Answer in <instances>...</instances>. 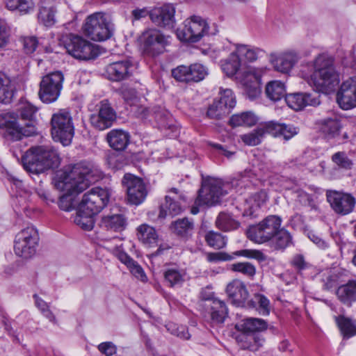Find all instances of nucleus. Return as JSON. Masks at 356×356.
Returning a JSON list of instances; mask_svg holds the SVG:
<instances>
[{"label": "nucleus", "mask_w": 356, "mask_h": 356, "mask_svg": "<svg viewBox=\"0 0 356 356\" xmlns=\"http://www.w3.org/2000/svg\"><path fill=\"white\" fill-rule=\"evenodd\" d=\"M91 172V165L82 161L56 175L54 179L56 188L65 192L58 201V207L60 209L70 211L74 209V196L88 187L90 184L88 177Z\"/></svg>", "instance_id": "1"}, {"label": "nucleus", "mask_w": 356, "mask_h": 356, "mask_svg": "<svg viewBox=\"0 0 356 356\" xmlns=\"http://www.w3.org/2000/svg\"><path fill=\"white\" fill-rule=\"evenodd\" d=\"M300 73L316 90L326 94L334 91L340 81L333 60L325 54L318 55L313 63L302 64Z\"/></svg>", "instance_id": "2"}, {"label": "nucleus", "mask_w": 356, "mask_h": 356, "mask_svg": "<svg viewBox=\"0 0 356 356\" xmlns=\"http://www.w3.org/2000/svg\"><path fill=\"white\" fill-rule=\"evenodd\" d=\"M38 108L29 102L20 103L18 112L22 120H28L24 127L17 122L18 115L15 113L0 114V129H5L6 135L13 140H19L23 136H31L36 133L35 117Z\"/></svg>", "instance_id": "3"}, {"label": "nucleus", "mask_w": 356, "mask_h": 356, "mask_svg": "<svg viewBox=\"0 0 356 356\" xmlns=\"http://www.w3.org/2000/svg\"><path fill=\"white\" fill-rule=\"evenodd\" d=\"M110 195L107 188L100 187L92 188L85 193L74 218V223L83 230L92 229L95 225L94 216L107 204Z\"/></svg>", "instance_id": "4"}, {"label": "nucleus", "mask_w": 356, "mask_h": 356, "mask_svg": "<svg viewBox=\"0 0 356 356\" xmlns=\"http://www.w3.org/2000/svg\"><path fill=\"white\" fill-rule=\"evenodd\" d=\"M24 168L29 172L39 174L50 168H56L60 163L56 149L49 146L30 148L22 156Z\"/></svg>", "instance_id": "5"}, {"label": "nucleus", "mask_w": 356, "mask_h": 356, "mask_svg": "<svg viewBox=\"0 0 356 356\" xmlns=\"http://www.w3.org/2000/svg\"><path fill=\"white\" fill-rule=\"evenodd\" d=\"M113 24L109 17L103 13H95L89 15L83 25L84 33L95 41H104L113 33Z\"/></svg>", "instance_id": "6"}, {"label": "nucleus", "mask_w": 356, "mask_h": 356, "mask_svg": "<svg viewBox=\"0 0 356 356\" xmlns=\"http://www.w3.org/2000/svg\"><path fill=\"white\" fill-rule=\"evenodd\" d=\"M51 132L55 141L63 145L70 144L74 134L72 118L66 109H60L51 118Z\"/></svg>", "instance_id": "7"}, {"label": "nucleus", "mask_w": 356, "mask_h": 356, "mask_svg": "<svg viewBox=\"0 0 356 356\" xmlns=\"http://www.w3.org/2000/svg\"><path fill=\"white\" fill-rule=\"evenodd\" d=\"M282 221L278 216H268L258 224L250 226L246 232L247 236L257 243L268 242L279 231Z\"/></svg>", "instance_id": "8"}, {"label": "nucleus", "mask_w": 356, "mask_h": 356, "mask_svg": "<svg viewBox=\"0 0 356 356\" xmlns=\"http://www.w3.org/2000/svg\"><path fill=\"white\" fill-rule=\"evenodd\" d=\"M63 44L67 52L77 60H92L99 54L97 45L79 35H67L64 39Z\"/></svg>", "instance_id": "9"}, {"label": "nucleus", "mask_w": 356, "mask_h": 356, "mask_svg": "<svg viewBox=\"0 0 356 356\" xmlns=\"http://www.w3.org/2000/svg\"><path fill=\"white\" fill-rule=\"evenodd\" d=\"M39 242L38 230L33 226H28L15 236L14 251L16 255L24 259L31 258L36 252Z\"/></svg>", "instance_id": "10"}, {"label": "nucleus", "mask_w": 356, "mask_h": 356, "mask_svg": "<svg viewBox=\"0 0 356 356\" xmlns=\"http://www.w3.org/2000/svg\"><path fill=\"white\" fill-rule=\"evenodd\" d=\"M209 24L206 19L198 15H193L184 22V27L176 31L177 38L182 42H197L208 34Z\"/></svg>", "instance_id": "11"}, {"label": "nucleus", "mask_w": 356, "mask_h": 356, "mask_svg": "<svg viewBox=\"0 0 356 356\" xmlns=\"http://www.w3.org/2000/svg\"><path fill=\"white\" fill-rule=\"evenodd\" d=\"M64 76L60 72H54L44 76L40 83L38 95L45 104L56 102L63 88Z\"/></svg>", "instance_id": "12"}, {"label": "nucleus", "mask_w": 356, "mask_h": 356, "mask_svg": "<svg viewBox=\"0 0 356 356\" xmlns=\"http://www.w3.org/2000/svg\"><path fill=\"white\" fill-rule=\"evenodd\" d=\"M222 181L216 178H208L202 181L195 204L212 206L220 202V197L226 193L222 189Z\"/></svg>", "instance_id": "13"}, {"label": "nucleus", "mask_w": 356, "mask_h": 356, "mask_svg": "<svg viewBox=\"0 0 356 356\" xmlns=\"http://www.w3.org/2000/svg\"><path fill=\"white\" fill-rule=\"evenodd\" d=\"M169 37L163 34L156 29L145 31L141 36L143 51L147 56H156L165 51L169 44Z\"/></svg>", "instance_id": "14"}, {"label": "nucleus", "mask_w": 356, "mask_h": 356, "mask_svg": "<svg viewBox=\"0 0 356 356\" xmlns=\"http://www.w3.org/2000/svg\"><path fill=\"white\" fill-rule=\"evenodd\" d=\"M122 184L126 187L129 203L139 205L145 201L148 192L141 178L131 174H126L122 179Z\"/></svg>", "instance_id": "15"}, {"label": "nucleus", "mask_w": 356, "mask_h": 356, "mask_svg": "<svg viewBox=\"0 0 356 356\" xmlns=\"http://www.w3.org/2000/svg\"><path fill=\"white\" fill-rule=\"evenodd\" d=\"M266 70L264 67H249L243 73L241 82L250 99L253 100L260 95L261 77Z\"/></svg>", "instance_id": "16"}, {"label": "nucleus", "mask_w": 356, "mask_h": 356, "mask_svg": "<svg viewBox=\"0 0 356 356\" xmlns=\"http://www.w3.org/2000/svg\"><path fill=\"white\" fill-rule=\"evenodd\" d=\"M97 112L90 115L91 125L99 131L111 127L116 120V113L107 99L97 105Z\"/></svg>", "instance_id": "17"}, {"label": "nucleus", "mask_w": 356, "mask_h": 356, "mask_svg": "<svg viewBox=\"0 0 356 356\" xmlns=\"http://www.w3.org/2000/svg\"><path fill=\"white\" fill-rule=\"evenodd\" d=\"M339 106L343 110L356 106V76L344 80L337 94Z\"/></svg>", "instance_id": "18"}, {"label": "nucleus", "mask_w": 356, "mask_h": 356, "mask_svg": "<svg viewBox=\"0 0 356 356\" xmlns=\"http://www.w3.org/2000/svg\"><path fill=\"white\" fill-rule=\"evenodd\" d=\"M327 200L332 209L341 215L350 213L355 205V199L351 195L335 191L327 192Z\"/></svg>", "instance_id": "19"}, {"label": "nucleus", "mask_w": 356, "mask_h": 356, "mask_svg": "<svg viewBox=\"0 0 356 356\" xmlns=\"http://www.w3.org/2000/svg\"><path fill=\"white\" fill-rule=\"evenodd\" d=\"M300 56L294 50H286L272 54L270 61L275 70L283 74H289L299 61Z\"/></svg>", "instance_id": "20"}, {"label": "nucleus", "mask_w": 356, "mask_h": 356, "mask_svg": "<svg viewBox=\"0 0 356 356\" xmlns=\"http://www.w3.org/2000/svg\"><path fill=\"white\" fill-rule=\"evenodd\" d=\"M175 8L172 4H165L152 9L151 21L159 27L171 29L176 24Z\"/></svg>", "instance_id": "21"}, {"label": "nucleus", "mask_w": 356, "mask_h": 356, "mask_svg": "<svg viewBox=\"0 0 356 356\" xmlns=\"http://www.w3.org/2000/svg\"><path fill=\"white\" fill-rule=\"evenodd\" d=\"M285 102L293 110L300 111L307 106H316L320 104V95L317 92H298L286 96Z\"/></svg>", "instance_id": "22"}, {"label": "nucleus", "mask_w": 356, "mask_h": 356, "mask_svg": "<svg viewBox=\"0 0 356 356\" xmlns=\"http://www.w3.org/2000/svg\"><path fill=\"white\" fill-rule=\"evenodd\" d=\"M133 71V63L128 59L113 62L107 65L106 69L108 79L113 81H121L128 79Z\"/></svg>", "instance_id": "23"}, {"label": "nucleus", "mask_w": 356, "mask_h": 356, "mask_svg": "<svg viewBox=\"0 0 356 356\" xmlns=\"http://www.w3.org/2000/svg\"><path fill=\"white\" fill-rule=\"evenodd\" d=\"M267 200V193L264 190L250 193L244 200L243 216H256L257 212L266 204Z\"/></svg>", "instance_id": "24"}, {"label": "nucleus", "mask_w": 356, "mask_h": 356, "mask_svg": "<svg viewBox=\"0 0 356 356\" xmlns=\"http://www.w3.org/2000/svg\"><path fill=\"white\" fill-rule=\"evenodd\" d=\"M236 341L241 348L257 351L264 344V339L258 333L238 332Z\"/></svg>", "instance_id": "25"}, {"label": "nucleus", "mask_w": 356, "mask_h": 356, "mask_svg": "<svg viewBox=\"0 0 356 356\" xmlns=\"http://www.w3.org/2000/svg\"><path fill=\"white\" fill-rule=\"evenodd\" d=\"M226 292L236 305L238 306H245L248 301V292L243 282L238 280H233L227 284Z\"/></svg>", "instance_id": "26"}, {"label": "nucleus", "mask_w": 356, "mask_h": 356, "mask_svg": "<svg viewBox=\"0 0 356 356\" xmlns=\"http://www.w3.org/2000/svg\"><path fill=\"white\" fill-rule=\"evenodd\" d=\"M109 146L116 151H122L129 143L130 135L122 129H113L106 135Z\"/></svg>", "instance_id": "27"}, {"label": "nucleus", "mask_w": 356, "mask_h": 356, "mask_svg": "<svg viewBox=\"0 0 356 356\" xmlns=\"http://www.w3.org/2000/svg\"><path fill=\"white\" fill-rule=\"evenodd\" d=\"M268 122L260 124L252 131L241 134L239 137L241 141L248 146H257L259 145L266 135L269 134Z\"/></svg>", "instance_id": "28"}, {"label": "nucleus", "mask_w": 356, "mask_h": 356, "mask_svg": "<svg viewBox=\"0 0 356 356\" xmlns=\"http://www.w3.org/2000/svg\"><path fill=\"white\" fill-rule=\"evenodd\" d=\"M127 218L122 213H111L102 216L100 225L106 230L120 232L127 227Z\"/></svg>", "instance_id": "29"}, {"label": "nucleus", "mask_w": 356, "mask_h": 356, "mask_svg": "<svg viewBox=\"0 0 356 356\" xmlns=\"http://www.w3.org/2000/svg\"><path fill=\"white\" fill-rule=\"evenodd\" d=\"M267 323L257 318H247L238 322L235 325V329L238 332H246L248 333H257L267 329Z\"/></svg>", "instance_id": "30"}, {"label": "nucleus", "mask_w": 356, "mask_h": 356, "mask_svg": "<svg viewBox=\"0 0 356 356\" xmlns=\"http://www.w3.org/2000/svg\"><path fill=\"white\" fill-rule=\"evenodd\" d=\"M336 295L343 304L351 306L356 302V280H349L346 284L340 285L336 291Z\"/></svg>", "instance_id": "31"}, {"label": "nucleus", "mask_w": 356, "mask_h": 356, "mask_svg": "<svg viewBox=\"0 0 356 356\" xmlns=\"http://www.w3.org/2000/svg\"><path fill=\"white\" fill-rule=\"evenodd\" d=\"M269 134L274 137H282L289 140L298 134L296 127L291 124H280L274 121L268 122Z\"/></svg>", "instance_id": "32"}, {"label": "nucleus", "mask_w": 356, "mask_h": 356, "mask_svg": "<svg viewBox=\"0 0 356 356\" xmlns=\"http://www.w3.org/2000/svg\"><path fill=\"white\" fill-rule=\"evenodd\" d=\"M317 124L320 132L327 139L334 138L337 136L341 127L340 122L337 118L321 120Z\"/></svg>", "instance_id": "33"}, {"label": "nucleus", "mask_w": 356, "mask_h": 356, "mask_svg": "<svg viewBox=\"0 0 356 356\" xmlns=\"http://www.w3.org/2000/svg\"><path fill=\"white\" fill-rule=\"evenodd\" d=\"M235 54L240 58L241 62H254L258 59L264 51L258 47L251 45L236 44H235Z\"/></svg>", "instance_id": "34"}, {"label": "nucleus", "mask_w": 356, "mask_h": 356, "mask_svg": "<svg viewBox=\"0 0 356 356\" xmlns=\"http://www.w3.org/2000/svg\"><path fill=\"white\" fill-rule=\"evenodd\" d=\"M137 237L143 244L149 248L156 246L159 241L155 229L147 224H143L137 228Z\"/></svg>", "instance_id": "35"}, {"label": "nucleus", "mask_w": 356, "mask_h": 356, "mask_svg": "<svg viewBox=\"0 0 356 356\" xmlns=\"http://www.w3.org/2000/svg\"><path fill=\"white\" fill-rule=\"evenodd\" d=\"M270 241L275 250H284L293 245V236L285 228L280 227Z\"/></svg>", "instance_id": "36"}, {"label": "nucleus", "mask_w": 356, "mask_h": 356, "mask_svg": "<svg viewBox=\"0 0 356 356\" xmlns=\"http://www.w3.org/2000/svg\"><path fill=\"white\" fill-rule=\"evenodd\" d=\"M266 97L273 102H278L283 97L286 98V88L284 83L280 81L268 82L265 88Z\"/></svg>", "instance_id": "37"}, {"label": "nucleus", "mask_w": 356, "mask_h": 356, "mask_svg": "<svg viewBox=\"0 0 356 356\" xmlns=\"http://www.w3.org/2000/svg\"><path fill=\"white\" fill-rule=\"evenodd\" d=\"M241 66L240 58L233 51L227 58L222 61L221 69L226 76L232 77L239 72Z\"/></svg>", "instance_id": "38"}, {"label": "nucleus", "mask_w": 356, "mask_h": 356, "mask_svg": "<svg viewBox=\"0 0 356 356\" xmlns=\"http://www.w3.org/2000/svg\"><path fill=\"white\" fill-rule=\"evenodd\" d=\"M163 277L167 286H181L184 282L185 273L177 267H170L165 270Z\"/></svg>", "instance_id": "39"}, {"label": "nucleus", "mask_w": 356, "mask_h": 356, "mask_svg": "<svg viewBox=\"0 0 356 356\" xmlns=\"http://www.w3.org/2000/svg\"><path fill=\"white\" fill-rule=\"evenodd\" d=\"M211 318L213 323H222L228 315L225 302L219 299H213L210 305Z\"/></svg>", "instance_id": "40"}, {"label": "nucleus", "mask_w": 356, "mask_h": 356, "mask_svg": "<svg viewBox=\"0 0 356 356\" xmlns=\"http://www.w3.org/2000/svg\"><path fill=\"white\" fill-rule=\"evenodd\" d=\"M334 319L344 337L350 338L356 335V321L355 320L343 315L335 316Z\"/></svg>", "instance_id": "41"}, {"label": "nucleus", "mask_w": 356, "mask_h": 356, "mask_svg": "<svg viewBox=\"0 0 356 356\" xmlns=\"http://www.w3.org/2000/svg\"><path fill=\"white\" fill-rule=\"evenodd\" d=\"M257 122V116L250 111L233 115L229 120V124L232 127H252L254 126Z\"/></svg>", "instance_id": "42"}, {"label": "nucleus", "mask_w": 356, "mask_h": 356, "mask_svg": "<svg viewBox=\"0 0 356 356\" xmlns=\"http://www.w3.org/2000/svg\"><path fill=\"white\" fill-rule=\"evenodd\" d=\"M245 306L255 308L260 314L266 316L270 313V302L266 297L260 293H257L254 297L247 301Z\"/></svg>", "instance_id": "43"}, {"label": "nucleus", "mask_w": 356, "mask_h": 356, "mask_svg": "<svg viewBox=\"0 0 356 356\" xmlns=\"http://www.w3.org/2000/svg\"><path fill=\"white\" fill-rule=\"evenodd\" d=\"M6 7L12 11H17L21 15H25L33 10V0H6Z\"/></svg>", "instance_id": "44"}, {"label": "nucleus", "mask_w": 356, "mask_h": 356, "mask_svg": "<svg viewBox=\"0 0 356 356\" xmlns=\"http://www.w3.org/2000/svg\"><path fill=\"white\" fill-rule=\"evenodd\" d=\"M14 95L13 88L10 84L9 78L0 72V102L9 103Z\"/></svg>", "instance_id": "45"}, {"label": "nucleus", "mask_w": 356, "mask_h": 356, "mask_svg": "<svg viewBox=\"0 0 356 356\" xmlns=\"http://www.w3.org/2000/svg\"><path fill=\"white\" fill-rule=\"evenodd\" d=\"M181 207L177 201L170 196L166 195L165 197V203L161 206L159 217L163 218L168 214L172 216H177L181 212Z\"/></svg>", "instance_id": "46"}, {"label": "nucleus", "mask_w": 356, "mask_h": 356, "mask_svg": "<svg viewBox=\"0 0 356 356\" xmlns=\"http://www.w3.org/2000/svg\"><path fill=\"white\" fill-rule=\"evenodd\" d=\"M216 225L218 229L228 232L237 229L239 223L232 218L229 214L221 212L217 217Z\"/></svg>", "instance_id": "47"}, {"label": "nucleus", "mask_w": 356, "mask_h": 356, "mask_svg": "<svg viewBox=\"0 0 356 356\" xmlns=\"http://www.w3.org/2000/svg\"><path fill=\"white\" fill-rule=\"evenodd\" d=\"M174 232L181 236H187L193 232V222L188 218L179 219L172 225Z\"/></svg>", "instance_id": "48"}, {"label": "nucleus", "mask_w": 356, "mask_h": 356, "mask_svg": "<svg viewBox=\"0 0 356 356\" xmlns=\"http://www.w3.org/2000/svg\"><path fill=\"white\" fill-rule=\"evenodd\" d=\"M188 67L189 83L199 82L208 74L207 68L200 63H194Z\"/></svg>", "instance_id": "49"}, {"label": "nucleus", "mask_w": 356, "mask_h": 356, "mask_svg": "<svg viewBox=\"0 0 356 356\" xmlns=\"http://www.w3.org/2000/svg\"><path fill=\"white\" fill-rule=\"evenodd\" d=\"M342 273H331L330 271H327L323 273L321 275V281L323 282V289L325 290H330L337 285L340 284L343 282V280L341 279Z\"/></svg>", "instance_id": "50"}, {"label": "nucleus", "mask_w": 356, "mask_h": 356, "mask_svg": "<svg viewBox=\"0 0 356 356\" xmlns=\"http://www.w3.org/2000/svg\"><path fill=\"white\" fill-rule=\"evenodd\" d=\"M204 238L208 245L217 250L223 248L227 244L226 238L222 234L213 231L207 232Z\"/></svg>", "instance_id": "51"}, {"label": "nucleus", "mask_w": 356, "mask_h": 356, "mask_svg": "<svg viewBox=\"0 0 356 356\" xmlns=\"http://www.w3.org/2000/svg\"><path fill=\"white\" fill-rule=\"evenodd\" d=\"M230 269L236 273H241L245 277L253 278L256 274V267L250 262H237L232 264Z\"/></svg>", "instance_id": "52"}, {"label": "nucleus", "mask_w": 356, "mask_h": 356, "mask_svg": "<svg viewBox=\"0 0 356 356\" xmlns=\"http://www.w3.org/2000/svg\"><path fill=\"white\" fill-rule=\"evenodd\" d=\"M56 9L54 6L50 7H42L40 9L38 14V18L41 22L46 26H51L54 24Z\"/></svg>", "instance_id": "53"}, {"label": "nucleus", "mask_w": 356, "mask_h": 356, "mask_svg": "<svg viewBox=\"0 0 356 356\" xmlns=\"http://www.w3.org/2000/svg\"><path fill=\"white\" fill-rule=\"evenodd\" d=\"M229 111L218 101L213 103L208 108L207 116L211 119H220L228 114Z\"/></svg>", "instance_id": "54"}, {"label": "nucleus", "mask_w": 356, "mask_h": 356, "mask_svg": "<svg viewBox=\"0 0 356 356\" xmlns=\"http://www.w3.org/2000/svg\"><path fill=\"white\" fill-rule=\"evenodd\" d=\"M220 98L219 102L223 104L229 111L236 105V97L230 89H221L220 91Z\"/></svg>", "instance_id": "55"}, {"label": "nucleus", "mask_w": 356, "mask_h": 356, "mask_svg": "<svg viewBox=\"0 0 356 356\" xmlns=\"http://www.w3.org/2000/svg\"><path fill=\"white\" fill-rule=\"evenodd\" d=\"M36 307L40 310L42 314L49 320V321L56 323V318L51 311L49 309L47 303L40 298L38 295L33 296Z\"/></svg>", "instance_id": "56"}, {"label": "nucleus", "mask_w": 356, "mask_h": 356, "mask_svg": "<svg viewBox=\"0 0 356 356\" xmlns=\"http://www.w3.org/2000/svg\"><path fill=\"white\" fill-rule=\"evenodd\" d=\"M233 254L237 257H244L249 259H254L259 261H262L266 259V256L261 251L257 250L245 249L236 251L233 253Z\"/></svg>", "instance_id": "57"}, {"label": "nucleus", "mask_w": 356, "mask_h": 356, "mask_svg": "<svg viewBox=\"0 0 356 356\" xmlns=\"http://www.w3.org/2000/svg\"><path fill=\"white\" fill-rule=\"evenodd\" d=\"M120 95L129 105H133L137 101V95L135 89L126 86H122L118 89Z\"/></svg>", "instance_id": "58"}, {"label": "nucleus", "mask_w": 356, "mask_h": 356, "mask_svg": "<svg viewBox=\"0 0 356 356\" xmlns=\"http://www.w3.org/2000/svg\"><path fill=\"white\" fill-rule=\"evenodd\" d=\"M332 161L340 168L344 169H350L353 166L352 161L347 156L344 152H337L332 157Z\"/></svg>", "instance_id": "59"}, {"label": "nucleus", "mask_w": 356, "mask_h": 356, "mask_svg": "<svg viewBox=\"0 0 356 356\" xmlns=\"http://www.w3.org/2000/svg\"><path fill=\"white\" fill-rule=\"evenodd\" d=\"M172 76L179 82L189 83L188 67L186 65H179L172 70Z\"/></svg>", "instance_id": "60"}, {"label": "nucleus", "mask_w": 356, "mask_h": 356, "mask_svg": "<svg viewBox=\"0 0 356 356\" xmlns=\"http://www.w3.org/2000/svg\"><path fill=\"white\" fill-rule=\"evenodd\" d=\"M207 260L209 262L216 263L222 261H231L234 259L232 255L222 252H209L206 254Z\"/></svg>", "instance_id": "61"}, {"label": "nucleus", "mask_w": 356, "mask_h": 356, "mask_svg": "<svg viewBox=\"0 0 356 356\" xmlns=\"http://www.w3.org/2000/svg\"><path fill=\"white\" fill-rule=\"evenodd\" d=\"M152 9L149 10L147 8H136L131 12V19L134 22V21H138L149 16L151 19Z\"/></svg>", "instance_id": "62"}, {"label": "nucleus", "mask_w": 356, "mask_h": 356, "mask_svg": "<svg viewBox=\"0 0 356 356\" xmlns=\"http://www.w3.org/2000/svg\"><path fill=\"white\" fill-rule=\"evenodd\" d=\"M127 268L130 270L131 274L134 275L137 279H139L142 282L147 280V276L142 268V267L136 261H133Z\"/></svg>", "instance_id": "63"}, {"label": "nucleus", "mask_w": 356, "mask_h": 356, "mask_svg": "<svg viewBox=\"0 0 356 356\" xmlns=\"http://www.w3.org/2000/svg\"><path fill=\"white\" fill-rule=\"evenodd\" d=\"M10 37V28L6 21L0 19V48L4 47Z\"/></svg>", "instance_id": "64"}]
</instances>
